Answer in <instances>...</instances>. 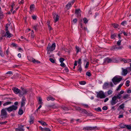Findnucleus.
<instances>
[{"label":"nucleus","mask_w":131,"mask_h":131,"mask_svg":"<svg viewBox=\"0 0 131 131\" xmlns=\"http://www.w3.org/2000/svg\"><path fill=\"white\" fill-rule=\"evenodd\" d=\"M75 109L77 110L79 112L81 113H83L84 109L81 108L80 107H75Z\"/></svg>","instance_id":"4468645a"},{"label":"nucleus","mask_w":131,"mask_h":131,"mask_svg":"<svg viewBox=\"0 0 131 131\" xmlns=\"http://www.w3.org/2000/svg\"><path fill=\"white\" fill-rule=\"evenodd\" d=\"M18 108V107L16 106L13 105L9 107L6 108V110L9 113L10 112L12 111H14L16 110Z\"/></svg>","instance_id":"f257e3e1"},{"label":"nucleus","mask_w":131,"mask_h":131,"mask_svg":"<svg viewBox=\"0 0 131 131\" xmlns=\"http://www.w3.org/2000/svg\"><path fill=\"white\" fill-rule=\"evenodd\" d=\"M47 107L48 108H55L57 107V106H55L54 104L53 105H48L47 106Z\"/></svg>","instance_id":"f3484780"},{"label":"nucleus","mask_w":131,"mask_h":131,"mask_svg":"<svg viewBox=\"0 0 131 131\" xmlns=\"http://www.w3.org/2000/svg\"><path fill=\"white\" fill-rule=\"evenodd\" d=\"M89 64V62H87L86 65L85 67V68H87L88 67Z\"/></svg>","instance_id":"052dcab7"},{"label":"nucleus","mask_w":131,"mask_h":131,"mask_svg":"<svg viewBox=\"0 0 131 131\" xmlns=\"http://www.w3.org/2000/svg\"><path fill=\"white\" fill-rule=\"evenodd\" d=\"M34 118L32 116H30V119L29 122L30 124H32L34 121Z\"/></svg>","instance_id":"6ab92c4d"},{"label":"nucleus","mask_w":131,"mask_h":131,"mask_svg":"<svg viewBox=\"0 0 131 131\" xmlns=\"http://www.w3.org/2000/svg\"><path fill=\"white\" fill-rule=\"evenodd\" d=\"M77 21V18H75L73 19L72 22L74 24H75Z\"/></svg>","instance_id":"de8ad7c7"},{"label":"nucleus","mask_w":131,"mask_h":131,"mask_svg":"<svg viewBox=\"0 0 131 131\" xmlns=\"http://www.w3.org/2000/svg\"><path fill=\"white\" fill-rule=\"evenodd\" d=\"M115 49H116V45H115L112 46L111 48V50H112Z\"/></svg>","instance_id":"e433bc0d"},{"label":"nucleus","mask_w":131,"mask_h":131,"mask_svg":"<svg viewBox=\"0 0 131 131\" xmlns=\"http://www.w3.org/2000/svg\"><path fill=\"white\" fill-rule=\"evenodd\" d=\"M96 129H98V128L96 126L94 127H86L83 128V130H95Z\"/></svg>","instance_id":"0eeeda50"},{"label":"nucleus","mask_w":131,"mask_h":131,"mask_svg":"<svg viewBox=\"0 0 131 131\" xmlns=\"http://www.w3.org/2000/svg\"><path fill=\"white\" fill-rule=\"evenodd\" d=\"M124 104L123 103L119 106V107L120 109H123L124 107Z\"/></svg>","instance_id":"49530a36"},{"label":"nucleus","mask_w":131,"mask_h":131,"mask_svg":"<svg viewBox=\"0 0 131 131\" xmlns=\"http://www.w3.org/2000/svg\"><path fill=\"white\" fill-rule=\"evenodd\" d=\"M113 92V91L111 90H109L107 91V94L108 95L111 94Z\"/></svg>","instance_id":"c03bdc74"},{"label":"nucleus","mask_w":131,"mask_h":131,"mask_svg":"<svg viewBox=\"0 0 131 131\" xmlns=\"http://www.w3.org/2000/svg\"><path fill=\"white\" fill-rule=\"evenodd\" d=\"M51 131L49 128H44V131Z\"/></svg>","instance_id":"680f3d73"},{"label":"nucleus","mask_w":131,"mask_h":131,"mask_svg":"<svg viewBox=\"0 0 131 131\" xmlns=\"http://www.w3.org/2000/svg\"><path fill=\"white\" fill-rule=\"evenodd\" d=\"M62 109H63V110L67 111H68L69 110V109L68 108L64 106H62L61 107Z\"/></svg>","instance_id":"cd10ccee"},{"label":"nucleus","mask_w":131,"mask_h":131,"mask_svg":"<svg viewBox=\"0 0 131 131\" xmlns=\"http://www.w3.org/2000/svg\"><path fill=\"white\" fill-rule=\"evenodd\" d=\"M78 71H79L80 73H81L82 70V69L81 67V65H78Z\"/></svg>","instance_id":"4be33fe9"},{"label":"nucleus","mask_w":131,"mask_h":131,"mask_svg":"<svg viewBox=\"0 0 131 131\" xmlns=\"http://www.w3.org/2000/svg\"><path fill=\"white\" fill-rule=\"evenodd\" d=\"M122 79L121 78H118L116 76H115L112 79V81L115 84H116L117 83L121 81Z\"/></svg>","instance_id":"39448f33"},{"label":"nucleus","mask_w":131,"mask_h":131,"mask_svg":"<svg viewBox=\"0 0 131 131\" xmlns=\"http://www.w3.org/2000/svg\"><path fill=\"white\" fill-rule=\"evenodd\" d=\"M38 122L39 123H41L42 126H45V125H47L46 123L45 122H41V121H38Z\"/></svg>","instance_id":"bb28decb"},{"label":"nucleus","mask_w":131,"mask_h":131,"mask_svg":"<svg viewBox=\"0 0 131 131\" xmlns=\"http://www.w3.org/2000/svg\"><path fill=\"white\" fill-rule=\"evenodd\" d=\"M32 62H33L34 63H40V61H38V60H35V59L33 58H32Z\"/></svg>","instance_id":"412c9836"},{"label":"nucleus","mask_w":131,"mask_h":131,"mask_svg":"<svg viewBox=\"0 0 131 131\" xmlns=\"http://www.w3.org/2000/svg\"><path fill=\"white\" fill-rule=\"evenodd\" d=\"M115 96L116 97V99H120L122 97L121 95L119 94L116 96Z\"/></svg>","instance_id":"58836bf2"},{"label":"nucleus","mask_w":131,"mask_h":131,"mask_svg":"<svg viewBox=\"0 0 131 131\" xmlns=\"http://www.w3.org/2000/svg\"><path fill=\"white\" fill-rule=\"evenodd\" d=\"M12 90L14 92L15 94H17L20 93V90L16 88L13 87L12 88Z\"/></svg>","instance_id":"9d476101"},{"label":"nucleus","mask_w":131,"mask_h":131,"mask_svg":"<svg viewBox=\"0 0 131 131\" xmlns=\"http://www.w3.org/2000/svg\"><path fill=\"white\" fill-rule=\"evenodd\" d=\"M129 96V95L128 94H127L124 95V96L123 98L124 99H125L127 98Z\"/></svg>","instance_id":"e2e57ef3"},{"label":"nucleus","mask_w":131,"mask_h":131,"mask_svg":"<svg viewBox=\"0 0 131 131\" xmlns=\"http://www.w3.org/2000/svg\"><path fill=\"white\" fill-rule=\"evenodd\" d=\"M12 103L11 101H8L4 103L3 104L4 106H6L11 104Z\"/></svg>","instance_id":"aec40b11"},{"label":"nucleus","mask_w":131,"mask_h":131,"mask_svg":"<svg viewBox=\"0 0 131 131\" xmlns=\"http://www.w3.org/2000/svg\"><path fill=\"white\" fill-rule=\"evenodd\" d=\"M38 25L37 24H36L33 27L34 29L36 31H38Z\"/></svg>","instance_id":"b1692460"},{"label":"nucleus","mask_w":131,"mask_h":131,"mask_svg":"<svg viewBox=\"0 0 131 131\" xmlns=\"http://www.w3.org/2000/svg\"><path fill=\"white\" fill-rule=\"evenodd\" d=\"M78 63L79 64V65H81V64L82 63L81 61V59H79L78 61Z\"/></svg>","instance_id":"603ef678"},{"label":"nucleus","mask_w":131,"mask_h":131,"mask_svg":"<svg viewBox=\"0 0 131 131\" xmlns=\"http://www.w3.org/2000/svg\"><path fill=\"white\" fill-rule=\"evenodd\" d=\"M123 48V46H118L116 45V50H119L122 49Z\"/></svg>","instance_id":"f704fd0d"},{"label":"nucleus","mask_w":131,"mask_h":131,"mask_svg":"<svg viewBox=\"0 0 131 131\" xmlns=\"http://www.w3.org/2000/svg\"><path fill=\"white\" fill-rule=\"evenodd\" d=\"M95 110L97 111V112H101L102 111V110L100 107H98L97 108H95Z\"/></svg>","instance_id":"2f4dec72"},{"label":"nucleus","mask_w":131,"mask_h":131,"mask_svg":"<svg viewBox=\"0 0 131 131\" xmlns=\"http://www.w3.org/2000/svg\"><path fill=\"white\" fill-rule=\"evenodd\" d=\"M116 36V35L115 34H114L111 35V37L112 39H114Z\"/></svg>","instance_id":"a18cd8bd"},{"label":"nucleus","mask_w":131,"mask_h":131,"mask_svg":"<svg viewBox=\"0 0 131 131\" xmlns=\"http://www.w3.org/2000/svg\"><path fill=\"white\" fill-rule=\"evenodd\" d=\"M58 122L61 124H63L64 123V122L63 121H62L60 119H58Z\"/></svg>","instance_id":"09e8293b"},{"label":"nucleus","mask_w":131,"mask_h":131,"mask_svg":"<svg viewBox=\"0 0 131 131\" xmlns=\"http://www.w3.org/2000/svg\"><path fill=\"white\" fill-rule=\"evenodd\" d=\"M107 107L106 106H104L103 107H102V110H107Z\"/></svg>","instance_id":"864d4df0"},{"label":"nucleus","mask_w":131,"mask_h":131,"mask_svg":"<svg viewBox=\"0 0 131 131\" xmlns=\"http://www.w3.org/2000/svg\"><path fill=\"white\" fill-rule=\"evenodd\" d=\"M19 96L20 97H21L23 96V95H24V94L22 93L21 92H20V93H19Z\"/></svg>","instance_id":"0e129e2a"},{"label":"nucleus","mask_w":131,"mask_h":131,"mask_svg":"<svg viewBox=\"0 0 131 131\" xmlns=\"http://www.w3.org/2000/svg\"><path fill=\"white\" fill-rule=\"evenodd\" d=\"M123 60L124 62L125 63H127L129 62V60L128 59H124Z\"/></svg>","instance_id":"5fc2aeb1"},{"label":"nucleus","mask_w":131,"mask_h":131,"mask_svg":"<svg viewBox=\"0 0 131 131\" xmlns=\"http://www.w3.org/2000/svg\"><path fill=\"white\" fill-rule=\"evenodd\" d=\"M64 59L62 58H61L59 59V61L61 63L63 62L64 60Z\"/></svg>","instance_id":"4d7b16f0"},{"label":"nucleus","mask_w":131,"mask_h":131,"mask_svg":"<svg viewBox=\"0 0 131 131\" xmlns=\"http://www.w3.org/2000/svg\"><path fill=\"white\" fill-rule=\"evenodd\" d=\"M4 99H8V100L9 101H12L13 100V99H14V98H10V97H5V98H4Z\"/></svg>","instance_id":"37998d69"},{"label":"nucleus","mask_w":131,"mask_h":131,"mask_svg":"<svg viewBox=\"0 0 131 131\" xmlns=\"http://www.w3.org/2000/svg\"><path fill=\"white\" fill-rule=\"evenodd\" d=\"M6 108H3L2 110L1 111V118L3 119L6 118L7 117V114L6 111Z\"/></svg>","instance_id":"7ed1b4c3"},{"label":"nucleus","mask_w":131,"mask_h":131,"mask_svg":"<svg viewBox=\"0 0 131 131\" xmlns=\"http://www.w3.org/2000/svg\"><path fill=\"white\" fill-rule=\"evenodd\" d=\"M113 62L112 59L109 57H107L105 58L104 60V63L107 62V63H111Z\"/></svg>","instance_id":"6e6552de"},{"label":"nucleus","mask_w":131,"mask_h":131,"mask_svg":"<svg viewBox=\"0 0 131 131\" xmlns=\"http://www.w3.org/2000/svg\"><path fill=\"white\" fill-rule=\"evenodd\" d=\"M83 21L84 23L85 24L87 23L88 21V20L86 18H84L83 19Z\"/></svg>","instance_id":"c756f323"},{"label":"nucleus","mask_w":131,"mask_h":131,"mask_svg":"<svg viewBox=\"0 0 131 131\" xmlns=\"http://www.w3.org/2000/svg\"><path fill=\"white\" fill-rule=\"evenodd\" d=\"M11 35L12 34L10 33L9 31H8L6 32L5 34V36H6L7 37L10 38V37H12Z\"/></svg>","instance_id":"dca6fc26"},{"label":"nucleus","mask_w":131,"mask_h":131,"mask_svg":"<svg viewBox=\"0 0 131 131\" xmlns=\"http://www.w3.org/2000/svg\"><path fill=\"white\" fill-rule=\"evenodd\" d=\"M76 50L77 53L79 51L80 48L79 47H78L77 46H76Z\"/></svg>","instance_id":"8fccbe9b"},{"label":"nucleus","mask_w":131,"mask_h":131,"mask_svg":"<svg viewBox=\"0 0 131 131\" xmlns=\"http://www.w3.org/2000/svg\"><path fill=\"white\" fill-rule=\"evenodd\" d=\"M125 125H125L121 123L119 125V126L121 128H125Z\"/></svg>","instance_id":"c85d7f7f"},{"label":"nucleus","mask_w":131,"mask_h":131,"mask_svg":"<svg viewBox=\"0 0 131 131\" xmlns=\"http://www.w3.org/2000/svg\"><path fill=\"white\" fill-rule=\"evenodd\" d=\"M122 75L126 76L128 73V70L126 69L122 68Z\"/></svg>","instance_id":"9b49d317"},{"label":"nucleus","mask_w":131,"mask_h":131,"mask_svg":"<svg viewBox=\"0 0 131 131\" xmlns=\"http://www.w3.org/2000/svg\"><path fill=\"white\" fill-rule=\"evenodd\" d=\"M38 103L39 104H42L43 103L42 99L40 97H39V98Z\"/></svg>","instance_id":"a878e982"},{"label":"nucleus","mask_w":131,"mask_h":131,"mask_svg":"<svg viewBox=\"0 0 131 131\" xmlns=\"http://www.w3.org/2000/svg\"><path fill=\"white\" fill-rule=\"evenodd\" d=\"M1 10H0V18H2L3 17V14Z\"/></svg>","instance_id":"3c124183"},{"label":"nucleus","mask_w":131,"mask_h":131,"mask_svg":"<svg viewBox=\"0 0 131 131\" xmlns=\"http://www.w3.org/2000/svg\"><path fill=\"white\" fill-rule=\"evenodd\" d=\"M55 43H53L50 46L48 44L47 47V50L48 51H51L54 50L55 48Z\"/></svg>","instance_id":"20e7f679"},{"label":"nucleus","mask_w":131,"mask_h":131,"mask_svg":"<svg viewBox=\"0 0 131 131\" xmlns=\"http://www.w3.org/2000/svg\"><path fill=\"white\" fill-rule=\"evenodd\" d=\"M61 63L60 64V66L62 67H65V64L63 62H61Z\"/></svg>","instance_id":"69168bd1"},{"label":"nucleus","mask_w":131,"mask_h":131,"mask_svg":"<svg viewBox=\"0 0 131 131\" xmlns=\"http://www.w3.org/2000/svg\"><path fill=\"white\" fill-rule=\"evenodd\" d=\"M54 16V19L55 22H57L59 19V16L57 15H56Z\"/></svg>","instance_id":"a211bd4d"},{"label":"nucleus","mask_w":131,"mask_h":131,"mask_svg":"<svg viewBox=\"0 0 131 131\" xmlns=\"http://www.w3.org/2000/svg\"><path fill=\"white\" fill-rule=\"evenodd\" d=\"M119 25L117 24H114L113 25V27L115 28H117Z\"/></svg>","instance_id":"6e6d98bb"},{"label":"nucleus","mask_w":131,"mask_h":131,"mask_svg":"<svg viewBox=\"0 0 131 131\" xmlns=\"http://www.w3.org/2000/svg\"><path fill=\"white\" fill-rule=\"evenodd\" d=\"M86 75L89 77H90L91 75L90 72H87L86 73Z\"/></svg>","instance_id":"bf43d9fd"},{"label":"nucleus","mask_w":131,"mask_h":131,"mask_svg":"<svg viewBox=\"0 0 131 131\" xmlns=\"http://www.w3.org/2000/svg\"><path fill=\"white\" fill-rule=\"evenodd\" d=\"M108 84L107 83H105L103 85V88L105 89L108 88Z\"/></svg>","instance_id":"5701e85b"},{"label":"nucleus","mask_w":131,"mask_h":131,"mask_svg":"<svg viewBox=\"0 0 131 131\" xmlns=\"http://www.w3.org/2000/svg\"><path fill=\"white\" fill-rule=\"evenodd\" d=\"M130 81L129 80H127L126 81V85L127 86H128L129 85Z\"/></svg>","instance_id":"a19ab883"},{"label":"nucleus","mask_w":131,"mask_h":131,"mask_svg":"<svg viewBox=\"0 0 131 131\" xmlns=\"http://www.w3.org/2000/svg\"><path fill=\"white\" fill-rule=\"evenodd\" d=\"M26 101V99L24 96H23L22 99L21 101V108H22L24 106L25 104V101Z\"/></svg>","instance_id":"1a4fd4ad"},{"label":"nucleus","mask_w":131,"mask_h":131,"mask_svg":"<svg viewBox=\"0 0 131 131\" xmlns=\"http://www.w3.org/2000/svg\"><path fill=\"white\" fill-rule=\"evenodd\" d=\"M75 2V0H73L71 2H69L66 5V7L68 9H69L70 7L71 6V4L72 5Z\"/></svg>","instance_id":"ddd939ff"},{"label":"nucleus","mask_w":131,"mask_h":131,"mask_svg":"<svg viewBox=\"0 0 131 131\" xmlns=\"http://www.w3.org/2000/svg\"><path fill=\"white\" fill-rule=\"evenodd\" d=\"M49 60L51 62L53 63H55V60L54 59L52 58H50L49 59Z\"/></svg>","instance_id":"c9c22d12"},{"label":"nucleus","mask_w":131,"mask_h":131,"mask_svg":"<svg viewBox=\"0 0 131 131\" xmlns=\"http://www.w3.org/2000/svg\"><path fill=\"white\" fill-rule=\"evenodd\" d=\"M121 25L123 26H125V25H127V22L126 21H123L121 23Z\"/></svg>","instance_id":"7c9ffc66"},{"label":"nucleus","mask_w":131,"mask_h":131,"mask_svg":"<svg viewBox=\"0 0 131 131\" xmlns=\"http://www.w3.org/2000/svg\"><path fill=\"white\" fill-rule=\"evenodd\" d=\"M23 113V111L22 108L20 107V108L18 111V114L20 115H21Z\"/></svg>","instance_id":"393cba45"},{"label":"nucleus","mask_w":131,"mask_h":131,"mask_svg":"<svg viewBox=\"0 0 131 131\" xmlns=\"http://www.w3.org/2000/svg\"><path fill=\"white\" fill-rule=\"evenodd\" d=\"M27 92V90L26 89H25L23 91V93L24 94H26Z\"/></svg>","instance_id":"13d9d810"},{"label":"nucleus","mask_w":131,"mask_h":131,"mask_svg":"<svg viewBox=\"0 0 131 131\" xmlns=\"http://www.w3.org/2000/svg\"><path fill=\"white\" fill-rule=\"evenodd\" d=\"M81 11L80 9H76L75 10V13L77 15V17H78L81 16L80 13Z\"/></svg>","instance_id":"f8f14e48"},{"label":"nucleus","mask_w":131,"mask_h":131,"mask_svg":"<svg viewBox=\"0 0 131 131\" xmlns=\"http://www.w3.org/2000/svg\"><path fill=\"white\" fill-rule=\"evenodd\" d=\"M125 126L126 127L128 130H130L131 129V126L130 125H126Z\"/></svg>","instance_id":"79ce46f5"},{"label":"nucleus","mask_w":131,"mask_h":131,"mask_svg":"<svg viewBox=\"0 0 131 131\" xmlns=\"http://www.w3.org/2000/svg\"><path fill=\"white\" fill-rule=\"evenodd\" d=\"M97 97L98 98L103 99L106 97V96L104 92L102 91H100L96 92Z\"/></svg>","instance_id":"f03ea898"},{"label":"nucleus","mask_w":131,"mask_h":131,"mask_svg":"<svg viewBox=\"0 0 131 131\" xmlns=\"http://www.w3.org/2000/svg\"><path fill=\"white\" fill-rule=\"evenodd\" d=\"M6 74H12V72L11 71H9L7 72Z\"/></svg>","instance_id":"338daca9"},{"label":"nucleus","mask_w":131,"mask_h":131,"mask_svg":"<svg viewBox=\"0 0 131 131\" xmlns=\"http://www.w3.org/2000/svg\"><path fill=\"white\" fill-rule=\"evenodd\" d=\"M83 111V113L86 114L87 116H93V115L90 112H88L86 110L84 109Z\"/></svg>","instance_id":"2eb2a0df"},{"label":"nucleus","mask_w":131,"mask_h":131,"mask_svg":"<svg viewBox=\"0 0 131 131\" xmlns=\"http://www.w3.org/2000/svg\"><path fill=\"white\" fill-rule=\"evenodd\" d=\"M121 41H122L121 40H119L117 42V45L118 46H120V45H121Z\"/></svg>","instance_id":"4c0bfd02"},{"label":"nucleus","mask_w":131,"mask_h":131,"mask_svg":"<svg viewBox=\"0 0 131 131\" xmlns=\"http://www.w3.org/2000/svg\"><path fill=\"white\" fill-rule=\"evenodd\" d=\"M0 55L2 57H3L4 56V54L3 53L2 51L0 49Z\"/></svg>","instance_id":"473e14b6"},{"label":"nucleus","mask_w":131,"mask_h":131,"mask_svg":"<svg viewBox=\"0 0 131 131\" xmlns=\"http://www.w3.org/2000/svg\"><path fill=\"white\" fill-rule=\"evenodd\" d=\"M79 83L81 85H84L86 83V82L84 81H81L79 82Z\"/></svg>","instance_id":"ea45409f"},{"label":"nucleus","mask_w":131,"mask_h":131,"mask_svg":"<svg viewBox=\"0 0 131 131\" xmlns=\"http://www.w3.org/2000/svg\"><path fill=\"white\" fill-rule=\"evenodd\" d=\"M32 18L34 20H35L36 19V17L34 15H32L31 16Z\"/></svg>","instance_id":"774afa93"},{"label":"nucleus","mask_w":131,"mask_h":131,"mask_svg":"<svg viewBox=\"0 0 131 131\" xmlns=\"http://www.w3.org/2000/svg\"><path fill=\"white\" fill-rule=\"evenodd\" d=\"M35 8V5L34 4H32L30 5V9L31 10H32Z\"/></svg>","instance_id":"72a5a7b5"},{"label":"nucleus","mask_w":131,"mask_h":131,"mask_svg":"<svg viewBox=\"0 0 131 131\" xmlns=\"http://www.w3.org/2000/svg\"><path fill=\"white\" fill-rule=\"evenodd\" d=\"M118 101V100H117L116 96H114L112 97V99L110 101V103L111 105L113 106Z\"/></svg>","instance_id":"423d86ee"}]
</instances>
